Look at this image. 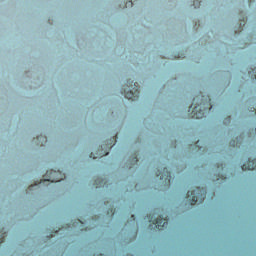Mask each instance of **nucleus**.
Instances as JSON below:
<instances>
[{
  "label": "nucleus",
  "mask_w": 256,
  "mask_h": 256,
  "mask_svg": "<svg viewBox=\"0 0 256 256\" xmlns=\"http://www.w3.org/2000/svg\"><path fill=\"white\" fill-rule=\"evenodd\" d=\"M220 167H221V169H223V164H221V166H220Z\"/></svg>",
  "instance_id": "4be33fe9"
},
{
  "label": "nucleus",
  "mask_w": 256,
  "mask_h": 256,
  "mask_svg": "<svg viewBox=\"0 0 256 256\" xmlns=\"http://www.w3.org/2000/svg\"><path fill=\"white\" fill-rule=\"evenodd\" d=\"M5 237H7V233L4 232L0 234V245L5 242Z\"/></svg>",
  "instance_id": "1a4fd4ad"
},
{
  "label": "nucleus",
  "mask_w": 256,
  "mask_h": 256,
  "mask_svg": "<svg viewBox=\"0 0 256 256\" xmlns=\"http://www.w3.org/2000/svg\"><path fill=\"white\" fill-rule=\"evenodd\" d=\"M208 103H209L208 111H211V109H213V106L211 105V98H208Z\"/></svg>",
  "instance_id": "dca6fc26"
},
{
  "label": "nucleus",
  "mask_w": 256,
  "mask_h": 256,
  "mask_svg": "<svg viewBox=\"0 0 256 256\" xmlns=\"http://www.w3.org/2000/svg\"><path fill=\"white\" fill-rule=\"evenodd\" d=\"M37 141H44V143H47V137L45 136H38Z\"/></svg>",
  "instance_id": "9b49d317"
},
{
  "label": "nucleus",
  "mask_w": 256,
  "mask_h": 256,
  "mask_svg": "<svg viewBox=\"0 0 256 256\" xmlns=\"http://www.w3.org/2000/svg\"><path fill=\"white\" fill-rule=\"evenodd\" d=\"M168 224H169V219L163 218V216H159L152 222V224H150V227L154 226V229L163 231V229H165V227H167Z\"/></svg>",
  "instance_id": "39448f33"
},
{
  "label": "nucleus",
  "mask_w": 256,
  "mask_h": 256,
  "mask_svg": "<svg viewBox=\"0 0 256 256\" xmlns=\"http://www.w3.org/2000/svg\"><path fill=\"white\" fill-rule=\"evenodd\" d=\"M236 140H237L236 144H235V140L230 142L233 147H239V138H236Z\"/></svg>",
  "instance_id": "f8f14e48"
},
{
  "label": "nucleus",
  "mask_w": 256,
  "mask_h": 256,
  "mask_svg": "<svg viewBox=\"0 0 256 256\" xmlns=\"http://www.w3.org/2000/svg\"><path fill=\"white\" fill-rule=\"evenodd\" d=\"M147 217L149 219V223H151V221H153V215L149 214Z\"/></svg>",
  "instance_id": "6ab92c4d"
},
{
  "label": "nucleus",
  "mask_w": 256,
  "mask_h": 256,
  "mask_svg": "<svg viewBox=\"0 0 256 256\" xmlns=\"http://www.w3.org/2000/svg\"><path fill=\"white\" fill-rule=\"evenodd\" d=\"M256 169V159H249L242 165V171H253Z\"/></svg>",
  "instance_id": "0eeeda50"
},
{
  "label": "nucleus",
  "mask_w": 256,
  "mask_h": 256,
  "mask_svg": "<svg viewBox=\"0 0 256 256\" xmlns=\"http://www.w3.org/2000/svg\"><path fill=\"white\" fill-rule=\"evenodd\" d=\"M111 214V215H115V208H110L108 210V215Z\"/></svg>",
  "instance_id": "4468645a"
},
{
  "label": "nucleus",
  "mask_w": 256,
  "mask_h": 256,
  "mask_svg": "<svg viewBox=\"0 0 256 256\" xmlns=\"http://www.w3.org/2000/svg\"><path fill=\"white\" fill-rule=\"evenodd\" d=\"M134 161H135V163L139 162V159H137V156L134 157Z\"/></svg>",
  "instance_id": "aec40b11"
},
{
  "label": "nucleus",
  "mask_w": 256,
  "mask_h": 256,
  "mask_svg": "<svg viewBox=\"0 0 256 256\" xmlns=\"http://www.w3.org/2000/svg\"><path fill=\"white\" fill-rule=\"evenodd\" d=\"M134 87H136L134 92L133 90H127L123 88L121 90L122 95H124L126 99H129V101H137V99H139V84L135 82Z\"/></svg>",
  "instance_id": "7ed1b4c3"
},
{
  "label": "nucleus",
  "mask_w": 256,
  "mask_h": 256,
  "mask_svg": "<svg viewBox=\"0 0 256 256\" xmlns=\"http://www.w3.org/2000/svg\"><path fill=\"white\" fill-rule=\"evenodd\" d=\"M33 186H30V189L32 188Z\"/></svg>",
  "instance_id": "5701e85b"
},
{
  "label": "nucleus",
  "mask_w": 256,
  "mask_h": 256,
  "mask_svg": "<svg viewBox=\"0 0 256 256\" xmlns=\"http://www.w3.org/2000/svg\"><path fill=\"white\" fill-rule=\"evenodd\" d=\"M127 87H133V81L127 80Z\"/></svg>",
  "instance_id": "f3484780"
},
{
  "label": "nucleus",
  "mask_w": 256,
  "mask_h": 256,
  "mask_svg": "<svg viewBox=\"0 0 256 256\" xmlns=\"http://www.w3.org/2000/svg\"><path fill=\"white\" fill-rule=\"evenodd\" d=\"M105 155H109V152H102V153L98 154L97 156H95V154H93V153H90V158L97 159V157H105Z\"/></svg>",
  "instance_id": "6e6552de"
},
{
  "label": "nucleus",
  "mask_w": 256,
  "mask_h": 256,
  "mask_svg": "<svg viewBox=\"0 0 256 256\" xmlns=\"http://www.w3.org/2000/svg\"><path fill=\"white\" fill-rule=\"evenodd\" d=\"M193 5L195 6V9H197V7H201V1L194 0Z\"/></svg>",
  "instance_id": "9d476101"
},
{
  "label": "nucleus",
  "mask_w": 256,
  "mask_h": 256,
  "mask_svg": "<svg viewBox=\"0 0 256 256\" xmlns=\"http://www.w3.org/2000/svg\"><path fill=\"white\" fill-rule=\"evenodd\" d=\"M45 177L44 182L48 181L51 183H59V181H63V179H65V174L59 170H49L46 172Z\"/></svg>",
  "instance_id": "f03ea898"
},
{
  "label": "nucleus",
  "mask_w": 256,
  "mask_h": 256,
  "mask_svg": "<svg viewBox=\"0 0 256 256\" xmlns=\"http://www.w3.org/2000/svg\"><path fill=\"white\" fill-rule=\"evenodd\" d=\"M132 219H133V221H135V216L134 215H132Z\"/></svg>",
  "instance_id": "412c9836"
},
{
  "label": "nucleus",
  "mask_w": 256,
  "mask_h": 256,
  "mask_svg": "<svg viewBox=\"0 0 256 256\" xmlns=\"http://www.w3.org/2000/svg\"><path fill=\"white\" fill-rule=\"evenodd\" d=\"M248 75H254L255 79H256V71H248Z\"/></svg>",
  "instance_id": "a211bd4d"
},
{
  "label": "nucleus",
  "mask_w": 256,
  "mask_h": 256,
  "mask_svg": "<svg viewBox=\"0 0 256 256\" xmlns=\"http://www.w3.org/2000/svg\"><path fill=\"white\" fill-rule=\"evenodd\" d=\"M125 7H133V1L126 2Z\"/></svg>",
  "instance_id": "2eb2a0df"
},
{
  "label": "nucleus",
  "mask_w": 256,
  "mask_h": 256,
  "mask_svg": "<svg viewBox=\"0 0 256 256\" xmlns=\"http://www.w3.org/2000/svg\"><path fill=\"white\" fill-rule=\"evenodd\" d=\"M96 185H105V180H100L99 178L96 180Z\"/></svg>",
  "instance_id": "ddd939ff"
},
{
  "label": "nucleus",
  "mask_w": 256,
  "mask_h": 256,
  "mask_svg": "<svg viewBox=\"0 0 256 256\" xmlns=\"http://www.w3.org/2000/svg\"><path fill=\"white\" fill-rule=\"evenodd\" d=\"M201 105H203V102H201L200 105H197L194 107H193V104L191 105L189 111H191L190 117L192 119H203V117L205 116L206 109L202 110Z\"/></svg>",
  "instance_id": "20e7f679"
},
{
  "label": "nucleus",
  "mask_w": 256,
  "mask_h": 256,
  "mask_svg": "<svg viewBox=\"0 0 256 256\" xmlns=\"http://www.w3.org/2000/svg\"><path fill=\"white\" fill-rule=\"evenodd\" d=\"M156 177H160V180L165 181V183H171V172L167 168H163L162 171L157 170Z\"/></svg>",
  "instance_id": "423d86ee"
},
{
  "label": "nucleus",
  "mask_w": 256,
  "mask_h": 256,
  "mask_svg": "<svg viewBox=\"0 0 256 256\" xmlns=\"http://www.w3.org/2000/svg\"><path fill=\"white\" fill-rule=\"evenodd\" d=\"M207 197V190L201 187H195L186 194V200L190 205H197V202L203 203Z\"/></svg>",
  "instance_id": "f257e3e1"
}]
</instances>
